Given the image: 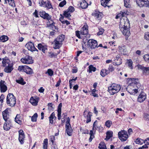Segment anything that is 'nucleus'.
<instances>
[{
  "instance_id": "nucleus-1",
  "label": "nucleus",
  "mask_w": 149,
  "mask_h": 149,
  "mask_svg": "<svg viewBox=\"0 0 149 149\" xmlns=\"http://www.w3.org/2000/svg\"><path fill=\"white\" fill-rule=\"evenodd\" d=\"M130 26L129 21L127 17L120 19L119 25V29L124 35L128 36L130 35V29L128 27Z\"/></svg>"
},
{
  "instance_id": "nucleus-2",
  "label": "nucleus",
  "mask_w": 149,
  "mask_h": 149,
  "mask_svg": "<svg viewBox=\"0 0 149 149\" xmlns=\"http://www.w3.org/2000/svg\"><path fill=\"white\" fill-rule=\"evenodd\" d=\"M64 36L62 35L56 38L52 42V44L54 45V48L55 49H59L61 46L62 42L64 40Z\"/></svg>"
},
{
  "instance_id": "nucleus-3",
  "label": "nucleus",
  "mask_w": 149,
  "mask_h": 149,
  "mask_svg": "<svg viewBox=\"0 0 149 149\" xmlns=\"http://www.w3.org/2000/svg\"><path fill=\"white\" fill-rule=\"evenodd\" d=\"M120 89V85L113 84L111 86L108 87V91L111 95H113L118 92Z\"/></svg>"
},
{
  "instance_id": "nucleus-4",
  "label": "nucleus",
  "mask_w": 149,
  "mask_h": 149,
  "mask_svg": "<svg viewBox=\"0 0 149 149\" xmlns=\"http://www.w3.org/2000/svg\"><path fill=\"white\" fill-rule=\"evenodd\" d=\"M6 103L9 106L13 107L16 103V99L13 93H9L6 97Z\"/></svg>"
},
{
  "instance_id": "nucleus-5",
  "label": "nucleus",
  "mask_w": 149,
  "mask_h": 149,
  "mask_svg": "<svg viewBox=\"0 0 149 149\" xmlns=\"http://www.w3.org/2000/svg\"><path fill=\"white\" fill-rule=\"evenodd\" d=\"M118 135L119 138L122 141H126L128 137L127 132L124 130L119 132Z\"/></svg>"
},
{
  "instance_id": "nucleus-6",
  "label": "nucleus",
  "mask_w": 149,
  "mask_h": 149,
  "mask_svg": "<svg viewBox=\"0 0 149 149\" xmlns=\"http://www.w3.org/2000/svg\"><path fill=\"white\" fill-rule=\"evenodd\" d=\"M136 2L138 6L140 7H149V1L148 0H137Z\"/></svg>"
},
{
  "instance_id": "nucleus-7",
  "label": "nucleus",
  "mask_w": 149,
  "mask_h": 149,
  "mask_svg": "<svg viewBox=\"0 0 149 149\" xmlns=\"http://www.w3.org/2000/svg\"><path fill=\"white\" fill-rule=\"evenodd\" d=\"M87 45L91 49H93L97 47V43L96 40L90 39L88 40Z\"/></svg>"
},
{
  "instance_id": "nucleus-8",
  "label": "nucleus",
  "mask_w": 149,
  "mask_h": 149,
  "mask_svg": "<svg viewBox=\"0 0 149 149\" xmlns=\"http://www.w3.org/2000/svg\"><path fill=\"white\" fill-rule=\"evenodd\" d=\"M39 14L41 17L43 18L44 19L48 20L49 22H50L49 20L51 19L52 16H50L48 14L46 13L45 11H40L39 12Z\"/></svg>"
},
{
  "instance_id": "nucleus-9",
  "label": "nucleus",
  "mask_w": 149,
  "mask_h": 149,
  "mask_svg": "<svg viewBox=\"0 0 149 149\" xmlns=\"http://www.w3.org/2000/svg\"><path fill=\"white\" fill-rule=\"evenodd\" d=\"M39 14L41 17L43 18L44 19L48 20L49 22H50L49 20L51 19L52 16H50L48 14L46 13L45 11H40L39 12Z\"/></svg>"
},
{
  "instance_id": "nucleus-10",
  "label": "nucleus",
  "mask_w": 149,
  "mask_h": 149,
  "mask_svg": "<svg viewBox=\"0 0 149 149\" xmlns=\"http://www.w3.org/2000/svg\"><path fill=\"white\" fill-rule=\"evenodd\" d=\"M21 61L23 63L26 64H29L33 63L32 57L29 56H27L24 58L21 59Z\"/></svg>"
},
{
  "instance_id": "nucleus-11",
  "label": "nucleus",
  "mask_w": 149,
  "mask_h": 149,
  "mask_svg": "<svg viewBox=\"0 0 149 149\" xmlns=\"http://www.w3.org/2000/svg\"><path fill=\"white\" fill-rule=\"evenodd\" d=\"M25 47H26L29 50L32 52L34 51H38V50L35 48L33 43L31 42H28L26 45Z\"/></svg>"
},
{
  "instance_id": "nucleus-12",
  "label": "nucleus",
  "mask_w": 149,
  "mask_h": 149,
  "mask_svg": "<svg viewBox=\"0 0 149 149\" xmlns=\"http://www.w3.org/2000/svg\"><path fill=\"white\" fill-rule=\"evenodd\" d=\"M19 140L21 143L22 144L24 143V138H25L24 133L22 130H21L19 131Z\"/></svg>"
},
{
  "instance_id": "nucleus-13",
  "label": "nucleus",
  "mask_w": 149,
  "mask_h": 149,
  "mask_svg": "<svg viewBox=\"0 0 149 149\" xmlns=\"http://www.w3.org/2000/svg\"><path fill=\"white\" fill-rule=\"evenodd\" d=\"M146 98V95L144 93H142L140 94L139 95L137 101L139 102H143Z\"/></svg>"
},
{
  "instance_id": "nucleus-14",
  "label": "nucleus",
  "mask_w": 149,
  "mask_h": 149,
  "mask_svg": "<svg viewBox=\"0 0 149 149\" xmlns=\"http://www.w3.org/2000/svg\"><path fill=\"white\" fill-rule=\"evenodd\" d=\"M92 113L90 111L88 112L87 111H85L84 112V115L86 118L87 123H88L91 121V117L92 116Z\"/></svg>"
},
{
  "instance_id": "nucleus-15",
  "label": "nucleus",
  "mask_w": 149,
  "mask_h": 149,
  "mask_svg": "<svg viewBox=\"0 0 149 149\" xmlns=\"http://www.w3.org/2000/svg\"><path fill=\"white\" fill-rule=\"evenodd\" d=\"M6 66H4L5 68L4 69V71L6 73H10L13 70V64H8Z\"/></svg>"
},
{
  "instance_id": "nucleus-16",
  "label": "nucleus",
  "mask_w": 149,
  "mask_h": 149,
  "mask_svg": "<svg viewBox=\"0 0 149 149\" xmlns=\"http://www.w3.org/2000/svg\"><path fill=\"white\" fill-rule=\"evenodd\" d=\"M5 81L1 80L0 82L1 86V92H4L7 90V87L4 84Z\"/></svg>"
},
{
  "instance_id": "nucleus-17",
  "label": "nucleus",
  "mask_w": 149,
  "mask_h": 149,
  "mask_svg": "<svg viewBox=\"0 0 149 149\" xmlns=\"http://www.w3.org/2000/svg\"><path fill=\"white\" fill-rule=\"evenodd\" d=\"M5 121L6 123L4 124L3 128L5 130L7 131L10 128V127H11V123L9 120Z\"/></svg>"
},
{
  "instance_id": "nucleus-18",
  "label": "nucleus",
  "mask_w": 149,
  "mask_h": 149,
  "mask_svg": "<svg viewBox=\"0 0 149 149\" xmlns=\"http://www.w3.org/2000/svg\"><path fill=\"white\" fill-rule=\"evenodd\" d=\"M2 115L3 118L4 120L5 121H8V119L9 118L8 109H6L2 112Z\"/></svg>"
},
{
  "instance_id": "nucleus-19",
  "label": "nucleus",
  "mask_w": 149,
  "mask_h": 149,
  "mask_svg": "<svg viewBox=\"0 0 149 149\" xmlns=\"http://www.w3.org/2000/svg\"><path fill=\"white\" fill-rule=\"evenodd\" d=\"M138 68L139 69L142 70L143 71V74H147L149 73V67L146 68L144 67L141 65H138Z\"/></svg>"
},
{
  "instance_id": "nucleus-20",
  "label": "nucleus",
  "mask_w": 149,
  "mask_h": 149,
  "mask_svg": "<svg viewBox=\"0 0 149 149\" xmlns=\"http://www.w3.org/2000/svg\"><path fill=\"white\" fill-rule=\"evenodd\" d=\"M29 101L33 105L36 106L38 104V97H36V98H34L33 97H32L31 98Z\"/></svg>"
},
{
  "instance_id": "nucleus-21",
  "label": "nucleus",
  "mask_w": 149,
  "mask_h": 149,
  "mask_svg": "<svg viewBox=\"0 0 149 149\" xmlns=\"http://www.w3.org/2000/svg\"><path fill=\"white\" fill-rule=\"evenodd\" d=\"M25 67L24 72L29 74H33V71L31 68L26 65H25Z\"/></svg>"
},
{
  "instance_id": "nucleus-22",
  "label": "nucleus",
  "mask_w": 149,
  "mask_h": 149,
  "mask_svg": "<svg viewBox=\"0 0 149 149\" xmlns=\"http://www.w3.org/2000/svg\"><path fill=\"white\" fill-rule=\"evenodd\" d=\"M44 4L45 5V6L49 9H50L52 8V6L51 3L49 1H47V2L44 1H43L41 2V6H42Z\"/></svg>"
},
{
  "instance_id": "nucleus-23",
  "label": "nucleus",
  "mask_w": 149,
  "mask_h": 149,
  "mask_svg": "<svg viewBox=\"0 0 149 149\" xmlns=\"http://www.w3.org/2000/svg\"><path fill=\"white\" fill-rule=\"evenodd\" d=\"M2 62L3 66H6L8 64H13L10 63V60L7 58H5L3 59Z\"/></svg>"
},
{
  "instance_id": "nucleus-24",
  "label": "nucleus",
  "mask_w": 149,
  "mask_h": 149,
  "mask_svg": "<svg viewBox=\"0 0 149 149\" xmlns=\"http://www.w3.org/2000/svg\"><path fill=\"white\" fill-rule=\"evenodd\" d=\"M62 107V104L61 103H60L59 104L58 107V120H60L61 119V109Z\"/></svg>"
},
{
  "instance_id": "nucleus-25",
  "label": "nucleus",
  "mask_w": 149,
  "mask_h": 149,
  "mask_svg": "<svg viewBox=\"0 0 149 149\" xmlns=\"http://www.w3.org/2000/svg\"><path fill=\"white\" fill-rule=\"evenodd\" d=\"M88 4L85 0H82L80 3V6L82 9H85L87 8Z\"/></svg>"
},
{
  "instance_id": "nucleus-26",
  "label": "nucleus",
  "mask_w": 149,
  "mask_h": 149,
  "mask_svg": "<svg viewBox=\"0 0 149 149\" xmlns=\"http://www.w3.org/2000/svg\"><path fill=\"white\" fill-rule=\"evenodd\" d=\"M110 0H101V5L104 7L107 6L109 7L110 6L108 5V3Z\"/></svg>"
},
{
  "instance_id": "nucleus-27",
  "label": "nucleus",
  "mask_w": 149,
  "mask_h": 149,
  "mask_svg": "<svg viewBox=\"0 0 149 149\" xmlns=\"http://www.w3.org/2000/svg\"><path fill=\"white\" fill-rule=\"evenodd\" d=\"M113 132L111 131H108L106 133L107 135L106 138L105 139L107 141L109 140L111 137L113 136Z\"/></svg>"
},
{
  "instance_id": "nucleus-28",
  "label": "nucleus",
  "mask_w": 149,
  "mask_h": 149,
  "mask_svg": "<svg viewBox=\"0 0 149 149\" xmlns=\"http://www.w3.org/2000/svg\"><path fill=\"white\" fill-rule=\"evenodd\" d=\"M65 128L67 134L69 136H71L72 130L71 126H66Z\"/></svg>"
},
{
  "instance_id": "nucleus-29",
  "label": "nucleus",
  "mask_w": 149,
  "mask_h": 149,
  "mask_svg": "<svg viewBox=\"0 0 149 149\" xmlns=\"http://www.w3.org/2000/svg\"><path fill=\"white\" fill-rule=\"evenodd\" d=\"M109 73V71L105 69H102L100 72V74L102 77H104Z\"/></svg>"
},
{
  "instance_id": "nucleus-30",
  "label": "nucleus",
  "mask_w": 149,
  "mask_h": 149,
  "mask_svg": "<svg viewBox=\"0 0 149 149\" xmlns=\"http://www.w3.org/2000/svg\"><path fill=\"white\" fill-rule=\"evenodd\" d=\"M22 119L21 115L18 114H17L15 118V121L17 123L19 124H21V120Z\"/></svg>"
},
{
  "instance_id": "nucleus-31",
  "label": "nucleus",
  "mask_w": 149,
  "mask_h": 149,
  "mask_svg": "<svg viewBox=\"0 0 149 149\" xmlns=\"http://www.w3.org/2000/svg\"><path fill=\"white\" fill-rule=\"evenodd\" d=\"M38 48L39 50H42L43 53H45L46 50L47 49V48L44 46H43L42 44H39L38 45Z\"/></svg>"
},
{
  "instance_id": "nucleus-32",
  "label": "nucleus",
  "mask_w": 149,
  "mask_h": 149,
  "mask_svg": "<svg viewBox=\"0 0 149 149\" xmlns=\"http://www.w3.org/2000/svg\"><path fill=\"white\" fill-rule=\"evenodd\" d=\"M8 39V38L7 36H3L0 37V41L2 42H5L7 41Z\"/></svg>"
},
{
  "instance_id": "nucleus-33",
  "label": "nucleus",
  "mask_w": 149,
  "mask_h": 149,
  "mask_svg": "<svg viewBox=\"0 0 149 149\" xmlns=\"http://www.w3.org/2000/svg\"><path fill=\"white\" fill-rule=\"evenodd\" d=\"M50 21L52 22L51 23H49V26L50 27V28L52 29L53 30H54L56 29V26L54 25L55 23L51 20Z\"/></svg>"
},
{
  "instance_id": "nucleus-34",
  "label": "nucleus",
  "mask_w": 149,
  "mask_h": 149,
  "mask_svg": "<svg viewBox=\"0 0 149 149\" xmlns=\"http://www.w3.org/2000/svg\"><path fill=\"white\" fill-rule=\"evenodd\" d=\"M98 148L100 149H107L104 142L100 143L99 144Z\"/></svg>"
},
{
  "instance_id": "nucleus-35",
  "label": "nucleus",
  "mask_w": 149,
  "mask_h": 149,
  "mask_svg": "<svg viewBox=\"0 0 149 149\" xmlns=\"http://www.w3.org/2000/svg\"><path fill=\"white\" fill-rule=\"evenodd\" d=\"M135 142L136 144H141L143 143H144V140L138 138L135 141Z\"/></svg>"
},
{
  "instance_id": "nucleus-36",
  "label": "nucleus",
  "mask_w": 149,
  "mask_h": 149,
  "mask_svg": "<svg viewBox=\"0 0 149 149\" xmlns=\"http://www.w3.org/2000/svg\"><path fill=\"white\" fill-rule=\"evenodd\" d=\"M48 140L47 139H44L43 143V149H47Z\"/></svg>"
},
{
  "instance_id": "nucleus-37",
  "label": "nucleus",
  "mask_w": 149,
  "mask_h": 149,
  "mask_svg": "<svg viewBox=\"0 0 149 149\" xmlns=\"http://www.w3.org/2000/svg\"><path fill=\"white\" fill-rule=\"evenodd\" d=\"M49 56L51 58L53 57H56L59 54V53H54L52 52H48Z\"/></svg>"
},
{
  "instance_id": "nucleus-38",
  "label": "nucleus",
  "mask_w": 149,
  "mask_h": 149,
  "mask_svg": "<svg viewBox=\"0 0 149 149\" xmlns=\"http://www.w3.org/2000/svg\"><path fill=\"white\" fill-rule=\"evenodd\" d=\"M89 70H88L89 73L91 72L92 71L95 72V71L96 68L93 66L92 65H90L89 66Z\"/></svg>"
},
{
  "instance_id": "nucleus-39",
  "label": "nucleus",
  "mask_w": 149,
  "mask_h": 149,
  "mask_svg": "<svg viewBox=\"0 0 149 149\" xmlns=\"http://www.w3.org/2000/svg\"><path fill=\"white\" fill-rule=\"evenodd\" d=\"M53 71L51 69H48L45 72V74H47L48 75L50 76H52L53 75Z\"/></svg>"
},
{
  "instance_id": "nucleus-40",
  "label": "nucleus",
  "mask_w": 149,
  "mask_h": 149,
  "mask_svg": "<svg viewBox=\"0 0 149 149\" xmlns=\"http://www.w3.org/2000/svg\"><path fill=\"white\" fill-rule=\"evenodd\" d=\"M38 117L37 113H35L31 117V121L33 122H36Z\"/></svg>"
},
{
  "instance_id": "nucleus-41",
  "label": "nucleus",
  "mask_w": 149,
  "mask_h": 149,
  "mask_svg": "<svg viewBox=\"0 0 149 149\" xmlns=\"http://www.w3.org/2000/svg\"><path fill=\"white\" fill-rule=\"evenodd\" d=\"M112 124V122L110 120H108L105 123V125L108 127H110Z\"/></svg>"
},
{
  "instance_id": "nucleus-42",
  "label": "nucleus",
  "mask_w": 149,
  "mask_h": 149,
  "mask_svg": "<svg viewBox=\"0 0 149 149\" xmlns=\"http://www.w3.org/2000/svg\"><path fill=\"white\" fill-rule=\"evenodd\" d=\"M124 2L125 6L126 8L130 7V0H124Z\"/></svg>"
},
{
  "instance_id": "nucleus-43",
  "label": "nucleus",
  "mask_w": 149,
  "mask_h": 149,
  "mask_svg": "<svg viewBox=\"0 0 149 149\" xmlns=\"http://www.w3.org/2000/svg\"><path fill=\"white\" fill-rule=\"evenodd\" d=\"M99 31L97 33V35L99 36L102 35L103 33L104 29L102 28H99Z\"/></svg>"
},
{
  "instance_id": "nucleus-44",
  "label": "nucleus",
  "mask_w": 149,
  "mask_h": 149,
  "mask_svg": "<svg viewBox=\"0 0 149 149\" xmlns=\"http://www.w3.org/2000/svg\"><path fill=\"white\" fill-rule=\"evenodd\" d=\"M23 81L24 80L23 78H20V79L18 80H16V81L19 84H21L22 85H24L25 84L23 83Z\"/></svg>"
},
{
  "instance_id": "nucleus-45",
  "label": "nucleus",
  "mask_w": 149,
  "mask_h": 149,
  "mask_svg": "<svg viewBox=\"0 0 149 149\" xmlns=\"http://www.w3.org/2000/svg\"><path fill=\"white\" fill-rule=\"evenodd\" d=\"M63 19L62 18H60L59 19L60 21L63 24H66L67 25H68L70 24V22L67 20L63 21Z\"/></svg>"
},
{
  "instance_id": "nucleus-46",
  "label": "nucleus",
  "mask_w": 149,
  "mask_h": 149,
  "mask_svg": "<svg viewBox=\"0 0 149 149\" xmlns=\"http://www.w3.org/2000/svg\"><path fill=\"white\" fill-rule=\"evenodd\" d=\"M64 15L66 17H69L71 16V15L69 11H65L64 13Z\"/></svg>"
},
{
  "instance_id": "nucleus-47",
  "label": "nucleus",
  "mask_w": 149,
  "mask_h": 149,
  "mask_svg": "<svg viewBox=\"0 0 149 149\" xmlns=\"http://www.w3.org/2000/svg\"><path fill=\"white\" fill-rule=\"evenodd\" d=\"M143 58L146 61H149V54H146L145 55Z\"/></svg>"
},
{
  "instance_id": "nucleus-48",
  "label": "nucleus",
  "mask_w": 149,
  "mask_h": 149,
  "mask_svg": "<svg viewBox=\"0 0 149 149\" xmlns=\"http://www.w3.org/2000/svg\"><path fill=\"white\" fill-rule=\"evenodd\" d=\"M96 12V13L95 14V16L97 18H99V19H100L101 18L102 13L100 12Z\"/></svg>"
},
{
  "instance_id": "nucleus-49",
  "label": "nucleus",
  "mask_w": 149,
  "mask_h": 149,
  "mask_svg": "<svg viewBox=\"0 0 149 149\" xmlns=\"http://www.w3.org/2000/svg\"><path fill=\"white\" fill-rule=\"evenodd\" d=\"M66 3V1L65 0H64L62 1L59 4V6L60 7H63Z\"/></svg>"
},
{
  "instance_id": "nucleus-50",
  "label": "nucleus",
  "mask_w": 149,
  "mask_h": 149,
  "mask_svg": "<svg viewBox=\"0 0 149 149\" xmlns=\"http://www.w3.org/2000/svg\"><path fill=\"white\" fill-rule=\"evenodd\" d=\"M55 114L54 112H53L50 115L49 117V118L53 119L54 120H55L56 118V117L55 116Z\"/></svg>"
},
{
  "instance_id": "nucleus-51",
  "label": "nucleus",
  "mask_w": 149,
  "mask_h": 149,
  "mask_svg": "<svg viewBox=\"0 0 149 149\" xmlns=\"http://www.w3.org/2000/svg\"><path fill=\"white\" fill-rule=\"evenodd\" d=\"M25 66H20L18 67V70L20 71H24V69L25 68Z\"/></svg>"
},
{
  "instance_id": "nucleus-52",
  "label": "nucleus",
  "mask_w": 149,
  "mask_h": 149,
  "mask_svg": "<svg viewBox=\"0 0 149 149\" xmlns=\"http://www.w3.org/2000/svg\"><path fill=\"white\" fill-rule=\"evenodd\" d=\"M132 63H133V62L131 60H129V61L128 66H129V67L131 69H132L133 68L132 66Z\"/></svg>"
},
{
  "instance_id": "nucleus-53",
  "label": "nucleus",
  "mask_w": 149,
  "mask_h": 149,
  "mask_svg": "<svg viewBox=\"0 0 149 149\" xmlns=\"http://www.w3.org/2000/svg\"><path fill=\"white\" fill-rule=\"evenodd\" d=\"M68 11L70 12H72L74 10V8L72 6H70L68 9Z\"/></svg>"
},
{
  "instance_id": "nucleus-54",
  "label": "nucleus",
  "mask_w": 149,
  "mask_h": 149,
  "mask_svg": "<svg viewBox=\"0 0 149 149\" xmlns=\"http://www.w3.org/2000/svg\"><path fill=\"white\" fill-rule=\"evenodd\" d=\"M88 30H81V33L83 35H86L88 33Z\"/></svg>"
},
{
  "instance_id": "nucleus-55",
  "label": "nucleus",
  "mask_w": 149,
  "mask_h": 149,
  "mask_svg": "<svg viewBox=\"0 0 149 149\" xmlns=\"http://www.w3.org/2000/svg\"><path fill=\"white\" fill-rule=\"evenodd\" d=\"M144 37L145 39L149 40V32L146 33Z\"/></svg>"
},
{
  "instance_id": "nucleus-56",
  "label": "nucleus",
  "mask_w": 149,
  "mask_h": 149,
  "mask_svg": "<svg viewBox=\"0 0 149 149\" xmlns=\"http://www.w3.org/2000/svg\"><path fill=\"white\" fill-rule=\"evenodd\" d=\"M9 5L12 6H15V4L14 3V0L9 1L8 2Z\"/></svg>"
},
{
  "instance_id": "nucleus-57",
  "label": "nucleus",
  "mask_w": 149,
  "mask_h": 149,
  "mask_svg": "<svg viewBox=\"0 0 149 149\" xmlns=\"http://www.w3.org/2000/svg\"><path fill=\"white\" fill-rule=\"evenodd\" d=\"M33 14L36 17H39L38 15V11L36 10H35V11L33 13Z\"/></svg>"
},
{
  "instance_id": "nucleus-58",
  "label": "nucleus",
  "mask_w": 149,
  "mask_h": 149,
  "mask_svg": "<svg viewBox=\"0 0 149 149\" xmlns=\"http://www.w3.org/2000/svg\"><path fill=\"white\" fill-rule=\"evenodd\" d=\"M108 69H109L108 70L109 71H111L112 72L114 70V68L113 66H112V65H109V68H108Z\"/></svg>"
},
{
  "instance_id": "nucleus-59",
  "label": "nucleus",
  "mask_w": 149,
  "mask_h": 149,
  "mask_svg": "<svg viewBox=\"0 0 149 149\" xmlns=\"http://www.w3.org/2000/svg\"><path fill=\"white\" fill-rule=\"evenodd\" d=\"M70 119L69 118V117H68L67 118V121L66 122V126H70Z\"/></svg>"
},
{
  "instance_id": "nucleus-60",
  "label": "nucleus",
  "mask_w": 149,
  "mask_h": 149,
  "mask_svg": "<svg viewBox=\"0 0 149 149\" xmlns=\"http://www.w3.org/2000/svg\"><path fill=\"white\" fill-rule=\"evenodd\" d=\"M76 34L77 36L79 38H80V36L79 34V31H76Z\"/></svg>"
},
{
  "instance_id": "nucleus-61",
  "label": "nucleus",
  "mask_w": 149,
  "mask_h": 149,
  "mask_svg": "<svg viewBox=\"0 0 149 149\" xmlns=\"http://www.w3.org/2000/svg\"><path fill=\"white\" fill-rule=\"evenodd\" d=\"M146 143L148 145H149V138H147L144 140V143Z\"/></svg>"
},
{
  "instance_id": "nucleus-62",
  "label": "nucleus",
  "mask_w": 149,
  "mask_h": 149,
  "mask_svg": "<svg viewBox=\"0 0 149 149\" xmlns=\"http://www.w3.org/2000/svg\"><path fill=\"white\" fill-rule=\"evenodd\" d=\"M94 135H90V137L89 139V142H91L92 140L94 138Z\"/></svg>"
},
{
  "instance_id": "nucleus-63",
  "label": "nucleus",
  "mask_w": 149,
  "mask_h": 149,
  "mask_svg": "<svg viewBox=\"0 0 149 149\" xmlns=\"http://www.w3.org/2000/svg\"><path fill=\"white\" fill-rule=\"evenodd\" d=\"M88 30V26L86 25H84L82 28V29L81 30Z\"/></svg>"
},
{
  "instance_id": "nucleus-64",
  "label": "nucleus",
  "mask_w": 149,
  "mask_h": 149,
  "mask_svg": "<svg viewBox=\"0 0 149 149\" xmlns=\"http://www.w3.org/2000/svg\"><path fill=\"white\" fill-rule=\"evenodd\" d=\"M53 146H52V149H58L57 146L56 145H53Z\"/></svg>"
}]
</instances>
